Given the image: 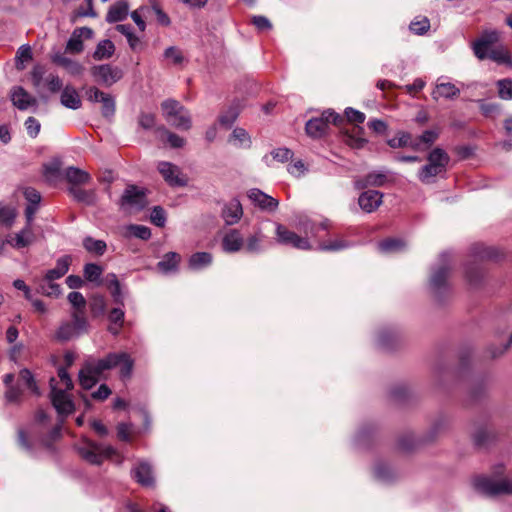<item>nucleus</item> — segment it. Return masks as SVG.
I'll list each match as a JSON object with an SVG mask.
<instances>
[{"instance_id": "nucleus-1", "label": "nucleus", "mask_w": 512, "mask_h": 512, "mask_svg": "<svg viewBox=\"0 0 512 512\" xmlns=\"http://www.w3.org/2000/svg\"><path fill=\"white\" fill-rule=\"evenodd\" d=\"M134 360L126 352H112L105 357L95 359L87 358L78 373L80 386L90 390L97 382L105 377V373L119 367V375L122 379H128L132 375Z\"/></svg>"}, {"instance_id": "nucleus-2", "label": "nucleus", "mask_w": 512, "mask_h": 512, "mask_svg": "<svg viewBox=\"0 0 512 512\" xmlns=\"http://www.w3.org/2000/svg\"><path fill=\"white\" fill-rule=\"evenodd\" d=\"M275 226V240L278 244L299 250H310L312 248L311 239L318 237L320 230H327L328 220L316 222L306 216L301 217L296 228L304 235H299L279 223Z\"/></svg>"}, {"instance_id": "nucleus-3", "label": "nucleus", "mask_w": 512, "mask_h": 512, "mask_svg": "<svg viewBox=\"0 0 512 512\" xmlns=\"http://www.w3.org/2000/svg\"><path fill=\"white\" fill-rule=\"evenodd\" d=\"M76 450L80 457L91 465L100 466L105 460H111L116 465H122L124 456L112 445L83 439Z\"/></svg>"}, {"instance_id": "nucleus-4", "label": "nucleus", "mask_w": 512, "mask_h": 512, "mask_svg": "<svg viewBox=\"0 0 512 512\" xmlns=\"http://www.w3.org/2000/svg\"><path fill=\"white\" fill-rule=\"evenodd\" d=\"M58 377L64 388L57 386V381L55 378L50 379L51 402L58 415L68 416L75 410L74 402L71 398V395L69 394V391L73 388V382L65 367H60L58 369Z\"/></svg>"}, {"instance_id": "nucleus-5", "label": "nucleus", "mask_w": 512, "mask_h": 512, "mask_svg": "<svg viewBox=\"0 0 512 512\" xmlns=\"http://www.w3.org/2000/svg\"><path fill=\"white\" fill-rule=\"evenodd\" d=\"M504 467L499 465L495 468V476L490 477L480 475L474 478L473 486L479 493L485 496H497L502 494H512V480L507 478H498L502 474Z\"/></svg>"}, {"instance_id": "nucleus-6", "label": "nucleus", "mask_w": 512, "mask_h": 512, "mask_svg": "<svg viewBox=\"0 0 512 512\" xmlns=\"http://www.w3.org/2000/svg\"><path fill=\"white\" fill-rule=\"evenodd\" d=\"M147 194V189L128 184L119 199V209L126 214H135L142 211L149 204Z\"/></svg>"}, {"instance_id": "nucleus-7", "label": "nucleus", "mask_w": 512, "mask_h": 512, "mask_svg": "<svg viewBox=\"0 0 512 512\" xmlns=\"http://www.w3.org/2000/svg\"><path fill=\"white\" fill-rule=\"evenodd\" d=\"M161 110L164 119L171 126L185 131L192 127L191 115L179 101L166 99L161 103Z\"/></svg>"}, {"instance_id": "nucleus-8", "label": "nucleus", "mask_w": 512, "mask_h": 512, "mask_svg": "<svg viewBox=\"0 0 512 512\" xmlns=\"http://www.w3.org/2000/svg\"><path fill=\"white\" fill-rule=\"evenodd\" d=\"M451 257L449 253H442L439 263L432 269L430 276V289L435 296L441 297L449 289L448 277L451 272Z\"/></svg>"}, {"instance_id": "nucleus-9", "label": "nucleus", "mask_w": 512, "mask_h": 512, "mask_svg": "<svg viewBox=\"0 0 512 512\" xmlns=\"http://www.w3.org/2000/svg\"><path fill=\"white\" fill-rule=\"evenodd\" d=\"M341 121L342 117L339 114L332 110H326L320 117L307 121L305 126L306 133L312 138H321L327 133L330 123L338 124Z\"/></svg>"}, {"instance_id": "nucleus-10", "label": "nucleus", "mask_w": 512, "mask_h": 512, "mask_svg": "<svg viewBox=\"0 0 512 512\" xmlns=\"http://www.w3.org/2000/svg\"><path fill=\"white\" fill-rule=\"evenodd\" d=\"M87 325L86 319L75 312L72 314V322L65 321L61 323L55 333V338L61 342L69 341L85 332Z\"/></svg>"}, {"instance_id": "nucleus-11", "label": "nucleus", "mask_w": 512, "mask_h": 512, "mask_svg": "<svg viewBox=\"0 0 512 512\" xmlns=\"http://www.w3.org/2000/svg\"><path fill=\"white\" fill-rule=\"evenodd\" d=\"M131 477L144 487L155 485L153 465L146 459H138L131 469Z\"/></svg>"}, {"instance_id": "nucleus-12", "label": "nucleus", "mask_w": 512, "mask_h": 512, "mask_svg": "<svg viewBox=\"0 0 512 512\" xmlns=\"http://www.w3.org/2000/svg\"><path fill=\"white\" fill-rule=\"evenodd\" d=\"M91 74L98 83L107 87L118 82L123 76V72L120 68L112 67L109 64L93 66L91 68Z\"/></svg>"}, {"instance_id": "nucleus-13", "label": "nucleus", "mask_w": 512, "mask_h": 512, "mask_svg": "<svg viewBox=\"0 0 512 512\" xmlns=\"http://www.w3.org/2000/svg\"><path fill=\"white\" fill-rule=\"evenodd\" d=\"M500 33L497 30H485L481 36L473 42L472 49L475 56L484 60L488 56V52L492 46L499 41Z\"/></svg>"}, {"instance_id": "nucleus-14", "label": "nucleus", "mask_w": 512, "mask_h": 512, "mask_svg": "<svg viewBox=\"0 0 512 512\" xmlns=\"http://www.w3.org/2000/svg\"><path fill=\"white\" fill-rule=\"evenodd\" d=\"M247 197L255 207L268 213L275 212L279 206L277 199L264 193L258 188L249 189L247 191Z\"/></svg>"}, {"instance_id": "nucleus-15", "label": "nucleus", "mask_w": 512, "mask_h": 512, "mask_svg": "<svg viewBox=\"0 0 512 512\" xmlns=\"http://www.w3.org/2000/svg\"><path fill=\"white\" fill-rule=\"evenodd\" d=\"M158 170L170 186L182 187L187 184L186 176L172 162H160Z\"/></svg>"}, {"instance_id": "nucleus-16", "label": "nucleus", "mask_w": 512, "mask_h": 512, "mask_svg": "<svg viewBox=\"0 0 512 512\" xmlns=\"http://www.w3.org/2000/svg\"><path fill=\"white\" fill-rule=\"evenodd\" d=\"M23 196L27 202L25 208V218L29 223H33L36 213L38 212L42 200L39 191L33 187H26L23 190Z\"/></svg>"}, {"instance_id": "nucleus-17", "label": "nucleus", "mask_w": 512, "mask_h": 512, "mask_svg": "<svg viewBox=\"0 0 512 512\" xmlns=\"http://www.w3.org/2000/svg\"><path fill=\"white\" fill-rule=\"evenodd\" d=\"M243 216L242 204L237 198L224 203L221 209V217L226 225L232 226L237 224Z\"/></svg>"}, {"instance_id": "nucleus-18", "label": "nucleus", "mask_w": 512, "mask_h": 512, "mask_svg": "<svg viewBox=\"0 0 512 512\" xmlns=\"http://www.w3.org/2000/svg\"><path fill=\"white\" fill-rule=\"evenodd\" d=\"M363 135L364 129L361 126L352 125L342 132L341 139L342 142H344L349 147L353 149H361L367 143V140Z\"/></svg>"}, {"instance_id": "nucleus-19", "label": "nucleus", "mask_w": 512, "mask_h": 512, "mask_svg": "<svg viewBox=\"0 0 512 512\" xmlns=\"http://www.w3.org/2000/svg\"><path fill=\"white\" fill-rule=\"evenodd\" d=\"M383 194L376 190H367L362 192L358 198V205L365 213L376 211L382 204Z\"/></svg>"}, {"instance_id": "nucleus-20", "label": "nucleus", "mask_w": 512, "mask_h": 512, "mask_svg": "<svg viewBox=\"0 0 512 512\" xmlns=\"http://www.w3.org/2000/svg\"><path fill=\"white\" fill-rule=\"evenodd\" d=\"M221 246L226 253H236L243 249L244 238L237 229L228 230L222 237Z\"/></svg>"}, {"instance_id": "nucleus-21", "label": "nucleus", "mask_w": 512, "mask_h": 512, "mask_svg": "<svg viewBox=\"0 0 512 512\" xmlns=\"http://www.w3.org/2000/svg\"><path fill=\"white\" fill-rule=\"evenodd\" d=\"M32 224L26 221L25 227L15 234L14 237H9L6 242L13 248L22 249L31 245L35 241V234L32 230Z\"/></svg>"}, {"instance_id": "nucleus-22", "label": "nucleus", "mask_w": 512, "mask_h": 512, "mask_svg": "<svg viewBox=\"0 0 512 512\" xmlns=\"http://www.w3.org/2000/svg\"><path fill=\"white\" fill-rule=\"evenodd\" d=\"M10 98L13 105L19 110H27L29 107L36 105V99L21 86H15L11 89Z\"/></svg>"}, {"instance_id": "nucleus-23", "label": "nucleus", "mask_w": 512, "mask_h": 512, "mask_svg": "<svg viewBox=\"0 0 512 512\" xmlns=\"http://www.w3.org/2000/svg\"><path fill=\"white\" fill-rule=\"evenodd\" d=\"M244 250L250 254H261L267 249L266 236L259 229L244 240Z\"/></svg>"}, {"instance_id": "nucleus-24", "label": "nucleus", "mask_w": 512, "mask_h": 512, "mask_svg": "<svg viewBox=\"0 0 512 512\" xmlns=\"http://www.w3.org/2000/svg\"><path fill=\"white\" fill-rule=\"evenodd\" d=\"M388 180V175L383 171H374L367 174L364 178H357L354 180V187L356 189H364L370 186L380 187L385 185Z\"/></svg>"}, {"instance_id": "nucleus-25", "label": "nucleus", "mask_w": 512, "mask_h": 512, "mask_svg": "<svg viewBox=\"0 0 512 512\" xmlns=\"http://www.w3.org/2000/svg\"><path fill=\"white\" fill-rule=\"evenodd\" d=\"M459 94L460 89L457 88L453 83L440 82V79H438L431 95L434 100H439L440 98L453 100L457 98Z\"/></svg>"}, {"instance_id": "nucleus-26", "label": "nucleus", "mask_w": 512, "mask_h": 512, "mask_svg": "<svg viewBox=\"0 0 512 512\" xmlns=\"http://www.w3.org/2000/svg\"><path fill=\"white\" fill-rule=\"evenodd\" d=\"M447 162H428L420 172L419 178L423 183H432L438 175H442L446 170Z\"/></svg>"}, {"instance_id": "nucleus-27", "label": "nucleus", "mask_w": 512, "mask_h": 512, "mask_svg": "<svg viewBox=\"0 0 512 512\" xmlns=\"http://www.w3.org/2000/svg\"><path fill=\"white\" fill-rule=\"evenodd\" d=\"M373 473L375 479L383 484L392 483L398 476L395 469L383 461H379L374 465Z\"/></svg>"}, {"instance_id": "nucleus-28", "label": "nucleus", "mask_w": 512, "mask_h": 512, "mask_svg": "<svg viewBox=\"0 0 512 512\" xmlns=\"http://www.w3.org/2000/svg\"><path fill=\"white\" fill-rule=\"evenodd\" d=\"M71 261L72 258L70 255H64L58 258L56 261V266L52 269H49L45 273V281L51 282L62 278L68 272Z\"/></svg>"}, {"instance_id": "nucleus-29", "label": "nucleus", "mask_w": 512, "mask_h": 512, "mask_svg": "<svg viewBox=\"0 0 512 512\" xmlns=\"http://www.w3.org/2000/svg\"><path fill=\"white\" fill-rule=\"evenodd\" d=\"M51 59L55 64L65 68L67 72L73 76H78L83 72V67L81 64L66 57L60 51L55 52L51 56Z\"/></svg>"}, {"instance_id": "nucleus-30", "label": "nucleus", "mask_w": 512, "mask_h": 512, "mask_svg": "<svg viewBox=\"0 0 512 512\" xmlns=\"http://www.w3.org/2000/svg\"><path fill=\"white\" fill-rule=\"evenodd\" d=\"M129 12V4L126 0H119L113 4L106 15L108 23H117L127 18Z\"/></svg>"}, {"instance_id": "nucleus-31", "label": "nucleus", "mask_w": 512, "mask_h": 512, "mask_svg": "<svg viewBox=\"0 0 512 512\" xmlns=\"http://www.w3.org/2000/svg\"><path fill=\"white\" fill-rule=\"evenodd\" d=\"M60 101L63 106L72 110H77L82 105V101L78 92L70 86H66L62 90Z\"/></svg>"}, {"instance_id": "nucleus-32", "label": "nucleus", "mask_w": 512, "mask_h": 512, "mask_svg": "<svg viewBox=\"0 0 512 512\" xmlns=\"http://www.w3.org/2000/svg\"><path fill=\"white\" fill-rule=\"evenodd\" d=\"M212 261L213 257L211 253L196 252L190 256L188 266L193 271H200L210 266Z\"/></svg>"}, {"instance_id": "nucleus-33", "label": "nucleus", "mask_w": 512, "mask_h": 512, "mask_svg": "<svg viewBox=\"0 0 512 512\" xmlns=\"http://www.w3.org/2000/svg\"><path fill=\"white\" fill-rule=\"evenodd\" d=\"M180 261V255L176 252H168L163 259L158 262L157 268L163 274L176 272Z\"/></svg>"}, {"instance_id": "nucleus-34", "label": "nucleus", "mask_w": 512, "mask_h": 512, "mask_svg": "<svg viewBox=\"0 0 512 512\" xmlns=\"http://www.w3.org/2000/svg\"><path fill=\"white\" fill-rule=\"evenodd\" d=\"M60 164L61 162H48L44 165L43 175L48 183L55 184L64 178Z\"/></svg>"}, {"instance_id": "nucleus-35", "label": "nucleus", "mask_w": 512, "mask_h": 512, "mask_svg": "<svg viewBox=\"0 0 512 512\" xmlns=\"http://www.w3.org/2000/svg\"><path fill=\"white\" fill-rule=\"evenodd\" d=\"M155 132L159 137H161V138L165 137L164 141L167 144H169V146L171 148H182L186 143V141L183 137H181L173 132H170L163 125L156 127Z\"/></svg>"}, {"instance_id": "nucleus-36", "label": "nucleus", "mask_w": 512, "mask_h": 512, "mask_svg": "<svg viewBox=\"0 0 512 512\" xmlns=\"http://www.w3.org/2000/svg\"><path fill=\"white\" fill-rule=\"evenodd\" d=\"M106 284L110 290L111 296L116 304L124 305V297L121 290L120 282L114 273H109L106 276Z\"/></svg>"}, {"instance_id": "nucleus-37", "label": "nucleus", "mask_w": 512, "mask_h": 512, "mask_svg": "<svg viewBox=\"0 0 512 512\" xmlns=\"http://www.w3.org/2000/svg\"><path fill=\"white\" fill-rule=\"evenodd\" d=\"M64 178L72 184H85L90 181V175L88 172L71 166L64 172Z\"/></svg>"}, {"instance_id": "nucleus-38", "label": "nucleus", "mask_w": 512, "mask_h": 512, "mask_svg": "<svg viewBox=\"0 0 512 512\" xmlns=\"http://www.w3.org/2000/svg\"><path fill=\"white\" fill-rule=\"evenodd\" d=\"M229 142L238 148H249L251 145V138L245 129L237 127L231 133Z\"/></svg>"}, {"instance_id": "nucleus-39", "label": "nucleus", "mask_w": 512, "mask_h": 512, "mask_svg": "<svg viewBox=\"0 0 512 512\" xmlns=\"http://www.w3.org/2000/svg\"><path fill=\"white\" fill-rule=\"evenodd\" d=\"M124 317H125V312L122 308H113L109 315H108V319L111 323V326H109L108 330L110 333H112L113 335H118L122 326H123V323H124Z\"/></svg>"}, {"instance_id": "nucleus-40", "label": "nucleus", "mask_w": 512, "mask_h": 512, "mask_svg": "<svg viewBox=\"0 0 512 512\" xmlns=\"http://www.w3.org/2000/svg\"><path fill=\"white\" fill-rule=\"evenodd\" d=\"M114 52V43L109 39H105L100 41L96 46V49L93 53V58L97 61L109 59L114 54Z\"/></svg>"}, {"instance_id": "nucleus-41", "label": "nucleus", "mask_w": 512, "mask_h": 512, "mask_svg": "<svg viewBox=\"0 0 512 512\" xmlns=\"http://www.w3.org/2000/svg\"><path fill=\"white\" fill-rule=\"evenodd\" d=\"M487 58L498 64L512 65V60L508 50L502 46L490 49Z\"/></svg>"}, {"instance_id": "nucleus-42", "label": "nucleus", "mask_w": 512, "mask_h": 512, "mask_svg": "<svg viewBox=\"0 0 512 512\" xmlns=\"http://www.w3.org/2000/svg\"><path fill=\"white\" fill-rule=\"evenodd\" d=\"M18 383H22L33 394L40 395V390L35 382L34 376L29 369H22L19 372Z\"/></svg>"}, {"instance_id": "nucleus-43", "label": "nucleus", "mask_w": 512, "mask_h": 512, "mask_svg": "<svg viewBox=\"0 0 512 512\" xmlns=\"http://www.w3.org/2000/svg\"><path fill=\"white\" fill-rule=\"evenodd\" d=\"M405 247V242L397 238H389L378 243V249L383 253H392L401 251Z\"/></svg>"}, {"instance_id": "nucleus-44", "label": "nucleus", "mask_w": 512, "mask_h": 512, "mask_svg": "<svg viewBox=\"0 0 512 512\" xmlns=\"http://www.w3.org/2000/svg\"><path fill=\"white\" fill-rule=\"evenodd\" d=\"M83 246L88 252L96 255H103L107 248L104 241L97 240L89 236L83 239Z\"/></svg>"}, {"instance_id": "nucleus-45", "label": "nucleus", "mask_w": 512, "mask_h": 512, "mask_svg": "<svg viewBox=\"0 0 512 512\" xmlns=\"http://www.w3.org/2000/svg\"><path fill=\"white\" fill-rule=\"evenodd\" d=\"M103 273L101 266L95 263H88L84 266L83 274L84 278L92 283L100 284V278Z\"/></svg>"}, {"instance_id": "nucleus-46", "label": "nucleus", "mask_w": 512, "mask_h": 512, "mask_svg": "<svg viewBox=\"0 0 512 512\" xmlns=\"http://www.w3.org/2000/svg\"><path fill=\"white\" fill-rule=\"evenodd\" d=\"M391 148H403L412 145V137L408 132L400 131L393 138L388 140Z\"/></svg>"}, {"instance_id": "nucleus-47", "label": "nucleus", "mask_w": 512, "mask_h": 512, "mask_svg": "<svg viewBox=\"0 0 512 512\" xmlns=\"http://www.w3.org/2000/svg\"><path fill=\"white\" fill-rule=\"evenodd\" d=\"M39 292L45 296L58 297L61 295L62 290L59 284H56L53 281L47 282L44 277L39 285Z\"/></svg>"}, {"instance_id": "nucleus-48", "label": "nucleus", "mask_w": 512, "mask_h": 512, "mask_svg": "<svg viewBox=\"0 0 512 512\" xmlns=\"http://www.w3.org/2000/svg\"><path fill=\"white\" fill-rule=\"evenodd\" d=\"M350 247V243L344 239H334L327 242H323L319 245V249L322 251H341Z\"/></svg>"}, {"instance_id": "nucleus-49", "label": "nucleus", "mask_w": 512, "mask_h": 512, "mask_svg": "<svg viewBox=\"0 0 512 512\" xmlns=\"http://www.w3.org/2000/svg\"><path fill=\"white\" fill-rule=\"evenodd\" d=\"M127 232L141 240H148L151 237V230L149 227L139 224H130L126 227Z\"/></svg>"}, {"instance_id": "nucleus-50", "label": "nucleus", "mask_w": 512, "mask_h": 512, "mask_svg": "<svg viewBox=\"0 0 512 512\" xmlns=\"http://www.w3.org/2000/svg\"><path fill=\"white\" fill-rule=\"evenodd\" d=\"M465 277L471 285H476L482 278V269L478 264H469L465 267Z\"/></svg>"}, {"instance_id": "nucleus-51", "label": "nucleus", "mask_w": 512, "mask_h": 512, "mask_svg": "<svg viewBox=\"0 0 512 512\" xmlns=\"http://www.w3.org/2000/svg\"><path fill=\"white\" fill-rule=\"evenodd\" d=\"M149 13H150L149 6L143 5V6H140L138 9L134 10L133 12H131V14H130L132 20L135 22L138 29L142 32L145 31V29H146V23L142 17L147 16Z\"/></svg>"}, {"instance_id": "nucleus-52", "label": "nucleus", "mask_w": 512, "mask_h": 512, "mask_svg": "<svg viewBox=\"0 0 512 512\" xmlns=\"http://www.w3.org/2000/svg\"><path fill=\"white\" fill-rule=\"evenodd\" d=\"M23 396V389L17 383L16 385H11L7 388L5 392V400L10 404H18L21 402Z\"/></svg>"}, {"instance_id": "nucleus-53", "label": "nucleus", "mask_w": 512, "mask_h": 512, "mask_svg": "<svg viewBox=\"0 0 512 512\" xmlns=\"http://www.w3.org/2000/svg\"><path fill=\"white\" fill-rule=\"evenodd\" d=\"M496 84L499 97L503 100H512V79H501Z\"/></svg>"}, {"instance_id": "nucleus-54", "label": "nucleus", "mask_w": 512, "mask_h": 512, "mask_svg": "<svg viewBox=\"0 0 512 512\" xmlns=\"http://www.w3.org/2000/svg\"><path fill=\"white\" fill-rule=\"evenodd\" d=\"M166 220V211L161 206H154L150 212L151 223L157 227H164Z\"/></svg>"}, {"instance_id": "nucleus-55", "label": "nucleus", "mask_w": 512, "mask_h": 512, "mask_svg": "<svg viewBox=\"0 0 512 512\" xmlns=\"http://www.w3.org/2000/svg\"><path fill=\"white\" fill-rule=\"evenodd\" d=\"M286 170L294 177H301L310 170L309 162H288Z\"/></svg>"}, {"instance_id": "nucleus-56", "label": "nucleus", "mask_w": 512, "mask_h": 512, "mask_svg": "<svg viewBox=\"0 0 512 512\" xmlns=\"http://www.w3.org/2000/svg\"><path fill=\"white\" fill-rule=\"evenodd\" d=\"M149 8L150 12H154L156 15L157 21L160 25L167 27L171 24L169 16L163 11L156 1H151V6H149Z\"/></svg>"}, {"instance_id": "nucleus-57", "label": "nucleus", "mask_w": 512, "mask_h": 512, "mask_svg": "<svg viewBox=\"0 0 512 512\" xmlns=\"http://www.w3.org/2000/svg\"><path fill=\"white\" fill-rule=\"evenodd\" d=\"M32 59V51L29 46H21L16 53V66L18 69H24V62Z\"/></svg>"}, {"instance_id": "nucleus-58", "label": "nucleus", "mask_w": 512, "mask_h": 512, "mask_svg": "<svg viewBox=\"0 0 512 512\" xmlns=\"http://www.w3.org/2000/svg\"><path fill=\"white\" fill-rule=\"evenodd\" d=\"M395 338V333L390 329H382L377 334V344L382 348H389Z\"/></svg>"}, {"instance_id": "nucleus-59", "label": "nucleus", "mask_w": 512, "mask_h": 512, "mask_svg": "<svg viewBox=\"0 0 512 512\" xmlns=\"http://www.w3.org/2000/svg\"><path fill=\"white\" fill-rule=\"evenodd\" d=\"M132 429L133 425L128 422H121L118 423L116 430H117V437L121 441L130 442L131 441V435H132Z\"/></svg>"}, {"instance_id": "nucleus-60", "label": "nucleus", "mask_w": 512, "mask_h": 512, "mask_svg": "<svg viewBox=\"0 0 512 512\" xmlns=\"http://www.w3.org/2000/svg\"><path fill=\"white\" fill-rule=\"evenodd\" d=\"M409 27L413 33L417 35H423L429 30L430 21L428 18L423 17L420 20L412 21Z\"/></svg>"}, {"instance_id": "nucleus-61", "label": "nucleus", "mask_w": 512, "mask_h": 512, "mask_svg": "<svg viewBox=\"0 0 512 512\" xmlns=\"http://www.w3.org/2000/svg\"><path fill=\"white\" fill-rule=\"evenodd\" d=\"M138 125L145 129H153L156 125V117L152 113L141 112L138 117Z\"/></svg>"}, {"instance_id": "nucleus-62", "label": "nucleus", "mask_w": 512, "mask_h": 512, "mask_svg": "<svg viewBox=\"0 0 512 512\" xmlns=\"http://www.w3.org/2000/svg\"><path fill=\"white\" fill-rule=\"evenodd\" d=\"M101 104H102V107H101L102 115L106 118L112 117L115 113L114 98L110 94H107L106 97L101 101Z\"/></svg>"}, {"instance_id": "nucleus-63", "label": "nucleus", "mask_w": 512, "mask_h": 512, "mask_svg": "<svg viewBox=\"0 0 512 512\" xmlns=\"http://www.w3.org/2000/svg\"><path fill=\"white\" fill-rule=\"evenodd\" d=\"M238 116V112L235 108H229L225 113L219 116L218 122L226 127L229 128L236 120Z\"/></svg>"}, {"instance_id": "nucleus-64", "label": "nucleus", "mask_w": 512, "mask_h": 512, "mask_svg": "<svg viewBox=\"0 0 512 512\" xmlns=\"http://www.w3.org/2000/svg\"><path fill=\"white\" fill-rule=\"evenodd\" d=\"M83 42L82 39L79 38L78 34L72 33L66 44V50L71 53H80L83 51Z\"/></svg>"}]
</instances>
